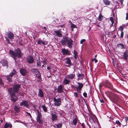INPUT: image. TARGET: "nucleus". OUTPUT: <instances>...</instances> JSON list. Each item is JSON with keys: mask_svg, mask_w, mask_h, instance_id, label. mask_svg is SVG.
Wrapping results in <instances>:
<instances>
[{"mask_svg": "<svg viewBox=\"0 0 128 128\" xmlns=\"http://www.w3.org/2000/svg\"><path fill=\"white\" fill-rule=\"evenodd\" d=\"M105 94L113 103L116 104L119 102L120 99L119 96L117 94L108 91L106 92Z\"/></svg>", "mask_w": 128, "mask_h": 128, "instance_id": "1", "label": "nucleus"}, {"mask_svg": "<svg viewBox=\"0 0 128 128\" xmlns=\"http://www.w3.org/2000/svg\"><path fill=\"white\" fill-rule=\"evenodd\" d=\"M9 52L11 54V57L15 60L16 59V57L18 58H20L22 57V52L20 49L19 48L15 50L14 51L10 50Z\"/></svg>", "mask_w": 128, "mask_h": 128, "instance_id": "2", "label": "nucleus"}, {"mask_svg": "<svg viewBox=\"0 0 128 128\" xmlns=\"http://www.w3.org/2000/svg\"><path fill=\"white\" fill-rule=\"evenodd\" d=\"M60 42L63 45H65L66 43H67L68 47L70 48H71L73 44V41L71 38H68L65 36L63 37V38L61 40Z\"/></svg>", "mask_w": 128, "mask_h": 128, "instance_id": "3", "label": "nucleus"}, {"mask_svg": "<svg viewBox=\"0 0 128 128\" xmlns=\"http://www.w3.org/2000/svg\"><path fill=\"white\" fill-rule=\"evenodd\" d=\"M20 87V85L19 84H16L15 85L13 88H10L8 89V92H10V93L12 95L14 94V93H18V91Z\"/></svg>", "mask_w": 128, "mask_h": 128, "instance_id": "4", "label": "nucleus"}, {"mask_svg": "<svg viewBox=\"0 0 128 128\" xmlns=\"http://www.w3.org/2000/svg\"><path fill=\"white\" fill-rule=\"evenodd\" d=\"M38 114L37 116L36 121L39 124H43L45 121L42 119V115L40 112L39 111H38Z\"/></svg>", "mask_w": 128, "mask_h": 128, "instance_id": "5", "label": "nucleus"}, {"mask_svg": "<svg viewBox=\"0 0 128 128\" xmlns=\"http://www.w3.org/2000/svg\"><path fill=\"white\" fill-rule=\"evenodd\" d=\"M103 85L104 86L105 88H107L111 90H113V85L112 83L108 80L106 81Z\"/></svg>", "mask_w": 128, "mask_h": 128, "instance_id": "6", "label": "nucleus"}, {"mask_svg": "<svg viewBox=\"0 0 128 128\" xmlns=\"http://www.w3.org/2000/svg\"><path fill=\"white\" fill-rule=\"evenodd\" d=\"M53 100L54 102V104L55 106H59L61 105L62 103L61 98H58L56 99L54 97L53 98Z\"/></svg>", "mask_w": 128, "mask_h": 128, "instance_id": "7", "label": "nucleus"}, {"mask_svg": "<svg viewBox=\"0 0 128 128\" xmlns=\"http://www.w3.org/2000/svg\"><path fill=\"white\" fill-rule=\"evenodd\" d=\"M8 92V94L11 96L10 97V100H11L14 103L15 102L18 100V98L16 96L15 94L14 93V94L12 95L11 93H10V92Z\"/></svg>", "mask_w": 128, "mask_h": 128, "instance_id": "8", "label": "nucleus"}, {"mask_svg": "<svg viewBox=\"0 0 128 128\" xmlns=\"http://www.w3.org/2000/svg\"><path fill=\"white\" fill-rule=\"evenodd\" d=\"M122 58L126 62L128 61V49L126 50L124 52Z\"/></svg>", "mask_w": 128, "mask_h": 128, "instance_id": "9", "label": "nucleus"}, {"mask_svg": "<svg viewBox=\"0 0 128 128\" xmlns=\"http://www.w3.org/2000/svg\"><path fill=\"white\" fill-rule=\"evenodd\" d=\"M77 84H78V86L76 87L75 88L76 89L77 92L80 93V91L83 88L84 85L83 84L80 82H78Z\"/></svg>", "mask_w": 128, "mask_h": 128, "instance_id": "10", "label": "nucleus"}, {"mask_svg": "<svg viewBox=\"0 0 128 128\" xmlns=\"http://www.w3.org/2000/svg\"><path fill=\"white\" fill-rule=\"evenodd\" d=\"M65 63L68 64V65L66 66L67 67H69L72 65V63L71 60L69 58H67L65 59Z\"/></svg>", "mask_w": 128, "mask_h": 128, "instance_id": "11", "label": "nucleus"}, {"mask_svg": "<svg viewBox=\"0 0 128 128\" xmlns=\"http://www.w3.org/2000/svg\"><path fill=\"white\" fill-rule=\"evenodd\" d=\"M20 105L21 106H23L24 107H26V108H28L29 106V104L28 102L26 100H23L21 102Z\"/></svg>", "mask_w": 128, "mask_h": 128, "instance_id": "12", "label": "nucleus"}, {"mask_svg": "<svg viewBox=\"0 0 128 128\" xmlns=\"http://www.w3.org/2000/svg\"><path fill=\"white\" fill-rule=\"evenodd\" d=\"M56 114V112H54V113H52L51 114V118L52 122L56 121L58 120L57 116Z\"/></svg>", "mask_w": 128, "mask_h": 128, "instance_id": "13", "label": "nucleus"}, {"mask_svg": "<svg viewBox=\"0 0 128 128\" xmlns=\"http://www.w3.org/2000/svg\"><path fill=\"white\" fill-rule=\"evenodd\" d=\"M20 71L21 74L23 76H26L28 73L27 71L24 68L20 69Z\"/></svg>", "mask_w": 128, "mask_h": 128, "instance_id": "14", "label": "nucleus"}, {"mask_svg": "<svg viewBox=\"0 0 128 128\" xmlns=\"http://www.w3.org/2000/svg\"><path fill=\"white\" fill-rule=\"evenodd\" d=\"M27 62L29 64H32L34 62V60L33 57L32 56H30L27 58Z\"/></svg>", "mask_w": 128, "mask_h": 128, "instance_id": "15", "label": "nucleus"}, {"mask_svg": "<svg viewBox=\"0 0 128 128\" xmlns=\"http://www.w3.org/2000/svg\"><path fill=\"white\" fill-rule=\"evenodd\" d=\"M54 33H55L54 34L55 36H56L59 37H61L62 36V34L61 33L60 30H58L57 31H54Z\"/></svg>", "mask_w": 128, "mask_h": 128, "instance_id": "16", "label": "nucleus"}, {"mask_svg": "<svg viewBox=\"0 0 128 128\" xmlns=\"http://www.w3.org/2000/svg\"><path fill=\"white\" fill-rule=\"evenodd\" d=\"M0 63L2 64L3 66H6L8 67V64L7 61L4 59L2 60L0 62Z\"/></svg>", "mask_w": 128, "mask_h": 128, "instance_id": "17", "label": "nucleus"}, {"mask_svg": "<svg viewBox=\"0 0 128 128\" xmlns=\"http://www.w3.org/2000/svg\"><path fill=\"white\" fill-rule=\"evenodd\" d=\"M7 36L8 38L11 40H12L14 38V34L10 31L8 32Z\"/></svg>", "mask_w": 128, "mask_h": 128, "instance_id": "18", "label": "nucleus"}, {"mask_svg": "<svg viewBox=\"0 0 128 128\" xmlns=\"http://www.w3.org/2000/svg\"><path fill=\"white\" fill-rule=\"evenodd\" d=\"M38 90V96L40 98H43L44 96V94L42 90L41 89H39Z\"/></svg>", "mask_w": 128, "mask_h": 128, "instance_id": "19", "label": "nucleus"}, {"mask_svg": "<svg viewBox=\"0 0 128 128\" xmlns=\"http://www.w3.org/2000/svg\"><path fill=\"white\" fill-rule=\"evenodd\" d=\"M63 86L62 85H60L58 87L57 90L59 93H62L63 92Z\"/></svg>", "mask_w": 128, "mask_h": 128, "instance_id": "20", "label": "nucleus"}, {"mask_svg": "<svg viewBox=\"0 0 128 128\" xmlns=\"http://www.w3.org/2000/svg\"><path fill=\"white\" fill-rule=\"evenodd\" d=\"M62 52L64 55L65 54L70 55V54L68 52V50H66L65 48L62 49Z\"/></svg>", "mask_w": 128, "mask_h": 128, "instance_id": "21", "label": "nucleus"}, {"mask_svg": "<svg viewBox=\"0 0 128 128\" xmlns=\"http://www.w3.org/2000/svg\"><path fill=\"white\" fill-rule=\"evenodd\" d=\"M117 47L118 48H120L122 49H125L126 48V46L122 43L118 44L117 45Z\"/></svg>", "mask_w": 128, "mask_h": 128, "instance_id": "22", "label": "nucleus"}, {"mask_svg": "<svg viewBox=\"0 0 128 128\" xmlns=\"http://www.w3.org/2000/svg\"><path fill=\"white\" fill-rule=\"evenodd\" d=\"M67 77L66 76L63 80V83L64 85L68 84L70 81L69 80H67L66 78Z\"/></svg>", "mask_w": 128, "mask_h": 128, "instance_id": "23", "label": "nucleus"}, {"mask_svg": "<svg viewBox=\"0 0 128 128\" xmlns=\"http://www.w3.org/2000/svg\"><path fill=\"white\" fill-rule=\"evenodd\" d=\"M5 76L6 78V79L9 82H10L12 81V76L10 74L6 76Z\"/></svg>", "mask_w": 128, "mask_h": 128, "instance_id": "24", "label": "nucleus"}, {"mask_svg": "<svg viewBox=\"0 0 128 128\" xmlns=\"http://www.w3.org/2000/svg\"><path fill=\"white\" fill-rule=\"evenodd\" d=\"M88 110L90 112L89 115L91 117L92 119V120L95 119L96 118L95 115H94L92 112L90 111L88 109Z\"/></svg>", "mask_w": 128, "mask_h": 128, "instance_id": "25", "label": "nucleus"}, {"mask_svg": "<svg viewBox=\"0 0 128 128\" xmlns=\"http://www.w3.org/2000/svg\"><path fill=\"white\" fill-rule=\"evenodd\" d=\"M67 77L68 78L72 79L75 78V74H70L69 75H67Z\"/></svg>", "mask_w": 128, "mask_h": 128, "instance_id": "26", "label": "nucleus"}, {"mask_svg": "<svg viewBox=\"0 0 128 128\" xmlns=\"http://www.w3.org/2000/svg\"><path fill=\"white\" fill-rule=\"evenodd\" d=\"M9 127H10V128H12V125L9 123L6 122L5 124L4 127V128H8Z\"/></svg>", "mask_w": 128, "mask_h": 128, "instance_id": "27", "label": "nucleus"}, {"mask_svg": "<svg viewBox=\"0 0 128 128\" xmlns=\"http://www.w3.org/2000/svg\"><path fill=\"white\" fill-rule=\"evenodd\" d=\"M73 54H74V58L76 59L78 58V55L77 52L75 50H74L73 51Z\"/></svg>", "mask_w": 128, "mask_h": 128, "instance_id": "28", "label": "nucleus"}, {"mask_svg": "<svg viewBox=\"0 0 128 128\" xmlns=\"http://www.w3.org/2000/svg\"><path fill=\"white\" fill-rule=\"evenodd\" d=\"M104 3L106 5H109L110 4V2L108 0H103Z\"/></svg>", "mask_w": 128, "mask_h": 128, "instance_id": "29", "label": "nucleus"}, {"mask_svg": "<svg viewBox=\"0 0 128 128\" xmlns=\"http://www.w3.org/2000/svg\"><path fill=\"white\" fill-rule=\"evenodd\" d=\"M16 70L15 69H14L11 72L10 74L12 76L13 75L16 74Z\"/></svg>", "mask_w": 128, "mask_h": 128, "instance_id": "30", "label": "nucleus"}, {"mask_svg": "<svg viewBox=\"0 0 128 128\" xmlns=\"http://www.w3.org/2000/svg\"><path fill=\"white\" fill-rule=\"evenodd\" d=\"M78 122L77 118H74L73 119L72 121V124L74 126H76L77 124V123Z\"/></svg>", "mask_w": 128, "mask_h": 128, "instance_id": "31", "label": "nucleus"}, {"mask_svg": "<svg viewBox=\"0 0 128 128\" xmlns=\"http://www.w3.org/2000/svg\"><path fill=\"white\" fill-rule=\"evenodd\" d=\"M39 72V70L36 68L32 69L31 70V72L33 74L35 72Z\"/></svg>", "mask_w": 128, "mask_h": 128, "instance_id": "32", "label": "nucleus"}, {"mask_svg": "<svg viewBox=\"0 0 128 128\" xmlns=\"http://www.w3.org/2000/svg\"><path fill=\"white\" fill-rule=\"evenodd\" d=\"M42 108L43 110L45 112H47V108L45 106V105H44L42 106Z\"/></svg>", "mask_w": 128, "mask_h": 128, "instance_id": "33", "label": "nucleus"}, {"mask_svg": "<svg viewBox=\"0 0 128 128\" xmlns=\"http://www.w3.org/2000/svg\"><path fill=\"white\" fill-rule=\"evenodd\" d=\"M20 108H18L16 106H15L14 108V110L16 112H18L20 111Z\"/></svg>", "mask_w": 128, "mask_h": 128, "instance_id": "34", "label": "nucleus"}, {"mask_svg": "<svg viewBox=\"0 0 128 128\" xmlns=\"http://www.w3.org/2000/svg\"><path fill=\"white\" fill-rule=\"evenodd\" d=\"M84 74H78V75L77 77L81 79L83 78L84 77Z\"/></svg>", "mask_w": 128, "mask_h": 128, "instance_id": "35", "label": "nucleus"}, {"mask_svg": "<svg viewBox=\"0 0 128 128\" xmlns=\"http://www.w3.org/2000/svg\"><path fill=\"white\" fill-rule=\"evenodd\" d=\"M4 83L2 82V80L0 78V88L4 86Z\"/></svg>", "mask_w": 128, "mask_h": 128, "instance_id": "36", "label": "nucleus"}, {"mask_svg": "<svg viewBox=\"0 0 128 128\" xmlns=\"http://www.w3.org/2000/svg\"><path fill=\"white\" fill-rule=\"evenodd\" d=\"M103 18V16L101 14H100L98 17V20L99 21H101L102 20Z\"/></svg>", "mask_w": 128, "mask_h": 128, "instance_id": "37", "label": "nucleus"}, {"mask_svg": "<svg viewBox=\"0 0 128 128\" xmlns=\"http://www.w3.org/2000/svg\"><path fill=\"white\" fill-rule=\"evenodd\" d=\"M56 126L57 128H62V123H59L58 124H56Z\"/></svg>", "mask_w": 128, "mask_h": 128, "instance_id": "38", "label": "nucleus"}, {"mask_svg": "<svg viewBox=\"0 0 128 128\" xmlns=\"http://www.w3.org/2000/svg\"><path fill=\"white\" fill-rule=\"evenodd\" d=\"M37 64L38 66L40 67L41 66V64L40 61L38 60H37Z\"/></svg>", "mask_w": 128, "mask_h": 128, "instance_id": "39", "label": "nucleus"}, {"mask_svg": "<svg viewBox=\"0 0 128 128\" xmlns=\"http://www.w3.org/2000/svg\"><path fill=\"white\" fill-rule=\"evenodd\" d=\"M38 73L37 74V75L38 76V78L39 79H41V75L40 74V72L39 71V72H38Z\"/></svg>", "mask_w": 128, "mask_h": 128, "instance_id": "40", "label": "nucleus"}, {"mask_svg": "<svg viewBox=\"0 0 128 128\" xmlns=\"http://www.w3.org/2000/svg\"><path fill=\"white\" fill-rule=\"evenodd\" d=\"M124 29V28L122 26H120L119 28V30L121 32H122Z\"/></svg>", "mask_w": 128, "mask_h": 128, "instance_id": "41", "label": "nucleus"}, {"mask_svg": "<svg viewBox=\"0 0 128 128\" xmlns=\"http://www.w3.org/2000/svg\"><path fill=\"white\" fill-rule=\"evenodd\" d=\"M116 124H118L119 126H120L121 124L120 122L118 120H116Z\"/></svg>", "mask_w": 128, "mask_h": 128, "instance_id": "42", "label": "nucleus"}, {"mask_svg": "<svg viewBox=\"0 0 128 128\" xmlns=\"http://www.w3.org/2000/svg\"><path fill=\"white\" fill-rule=\"evenodd\" d=\"M121 33L120 34V37L121 38H122L124 36V32L123 31L121 32Z\"/></svg>", "mask_w": 128, "mask_h": 128, "instance_id": "43", "label": "nucleus"}, {"mask_svg": "<svg viewBox=\"0 0 128 128\" xmlns=\"http://www.w3.org/2000/svg\"><path fill=\"white\" fill-rule=\"evenodd\" d=\"M74 95L76 98H77L78 97V95L77 92H74Z\"/></svg>", "mask_w": 128, "mask_h": 128, "instance_id": "44", "label": "nucleus"}, {"mask_svg": "<svg viewBox=\"0 0 128 128\" xmlns=\"http://www.w3.org/2000/svg\"><path fill=\"white\" fill-rule=\"evenodd\" d=\"M86 40L84 39H83L81 40L80 41V43L82 44Z\"/></svg>", "mask_w": 128, "mask_h": 128, "instance_id": "45", "label": "nucleus"}, {"mask_svg": "<svg viewBox=\"0 0 128 128\" xmlns=\"http://www.w3.org/2000/svg\"><path fill=\"white\" fill-rule=\"evenodd\" d=\"M83 95L86 98L87 97V94L85 92L83 93Z\"/></svg>", "mask_w": 128, "mask_h": 128, "instance_id": "46", "label": "nucleus"}, {"mask_svg": "<svg viewBox=\"0 0 128 128\" xmlns=\"http://www.w3.org/2000/svg\"><path fill=\"white\" fill-rule=\"evenodd\" d=\"M6 40L8 44H10V42L9 40V39L7 38V37H6Z\"/></svg>", "mask_w": 128, "mask_h": 128, "instance_id": "47", "label": "nucleus"}, {"mask_svg": "<svg viewBox=\"0 0 128 128\" xmlns=\"http://www.w3.org/2000/svg\"><path fill=\"white\" fill-rule=\"evenodd\" d=\"M81 125L82 127V128H86L85 124L84 123H82L81 124Z\"/></svg>", "mask_w": 128, "mask_h": 128, "instance_id": "48", "label": "nucleus"}, {"mask_svg": "<svg viewBox=\"0 0 128 128\" xmlns=\"http://www.w3.org/2000/svg\"><path fill=\"white\" fill-rule=\"evenodd\" d=\"M125 119L126 122L127 123L128 119V117L127 116H125Z\"/></svg>", "mask_w": 128, "mask_h": 128, "instance_id": "49", "label": "nucleus"}, {"mask_svg": "<svg viewBox=\"0 0 128 128\" xmlns=\"http://www.w3.org/2000/svg\"><path fill=\"white\" fill-rule=\"evenodd\" d=\"M64 26H64V24L59 25L58 26V27H61V28H64Z\"/></svg>", "mask_w": 128, "mask_h": 128, "instance_id": "50", "label": "nucleus"}, {"mask_svg": "<svg viewBox=\"0 0 128 128\" xmlns=\"http://www.w3.org/2000/svg\"><path fill=\"white\" fill-rule=\"evenodd\" d=\"M41 62H42L44 64H46V62L45 60H44L43 61H41Z\"/></svg>", "mask_w": 128, "mask_h": 128, "instance_id": "51", "label": "nucleus"}, {"mask_svg": "<svg viewBox=\"0 0 128 128\" xmlns=\"http://www.w3.org/2000/svg\"><path fill=\"white\" fill-rule=\"evenodd\" d=\"M126 14V20H128V13H127Z\"/></svg>", "mask_w": 128, "mask_h": 128, "instance_id": "52", "label": "nucleus"}, {"mask_svg": "<svg viewBox=\"0 0 128 128\" xmlns=\"http://www.w3.org/2000/svg\"><path fill=\"white\" fill-rule=\"evenodd\" d=\"M110 20L112 22V24H113L114 23V20L112 18V19H110Z\"/></svg>", "mask_w": 128, "mask_h": 128, "instance_id": "53", "label": "nucleus"}, {"mask_svg": "<svg viewBox=\"0 0 128 128\" xmlns=\"http://www.w3.org/2000/svg\"><path fill=\"white\" fill-rule=\"evenodd\" d=\"M41 40H39L37 42L38 44H41Z\"/></svg>", "mask_w": 128, "mask_h": 128, "instance_id": "54", "label": "nucleus"}, {"mask_svg": "<svg viewBox=\"0 0 128 128\" xmlns=\"http://www.w3.org/2000/svg\"><path fill=\"white\" fill-rule=\"evenodd\" d=\"M76 27V26L75 25H74V24H73L72 26V28H75Z\"/></svg>", "mask_w": 128, "mask_h": 128, "instance_id": "55", "label": "nucleus"}, {"mask_svg": "<svg viewBox=\"0 0 128 128\" xmlns=\"http://www.w3.org/2000/svg\"><path fill=\"white\" fill-rule=\"evenodd\" d=\"M26 113L27 114H28L30 116L31 118L32 117V116H31V115L30 114V113H28V112H26Z\"/></svg>", "mask_w": 128, "mask_h": 128, "instance_id": "56", "label": "nucleus"}, {"mask_svg": "<svg viewBox=\"0 0 128 128\" xmlns=\"http://www.w3.org/2000/svg\"><path fill=\"white\" fill-rule=\"evenodd\" d=\"M94 60L95 61V63H96L98 62V60L96 58H94Z\"/></svg>", "mask_w": 128, "mask_h": 128, "instance_id": "57", "label": "nucleus"}, {"mask_svg": "<svg viewBox=\"0 0 128 128\" xmlns=\"http://www.w3.org/2000/svg\"><path fill=\"white\" fill-rule=\"evenodd\" d=\"M51 68L49 66H48L47 67V69L48 70L50 71Z\"/></svg>", "mask_w": 128, "mask_h": 128, "instance_id": "58", "label": "nucleus"}, {"mask_svg": "<svg viewBox=\"0 0 128 128\" xmlns=\"http://www.w3.org/2000/svg\"><path fill=\"white\" fill-rule=\"evenodd\" d=\"M100 101L101 103H104V101L103 99L100 100Z\"/></svg>", "mask_w": 128, "mask_h": 128, "instance_id": "59", "label": "nucleus"}, {"mask_svg": "<svg viewBox=\"0 0 128 128\" xmlns=\"http://www.w3.org/2000/svg\"><path fill=\"white\" fill-rule=\"evenodd\" d=\"M41 43L43 45H44L45 44L44 42L42 41L41 40Z\"/></svg>", "mask_w": 128, "mask_h": 128, "instance_id": "60", "label": "nucleus"}, {"mask_svg": "<svg viewBox=\"0 0 128 128\" xmlns=\"http://www.w3.org/2000/svg\"><path fill=\"white\" fill-rule=\"evenodd\" d=\"M124 0H120V2L122 4Z\"/></svg>", "mask_w": 128, "mask_h": 128, "instance_id": "61", "label": "nucleus"}, {"mask_svg": "<svg viewBox=\"0 0 128 128\" xmlns=\"http://www.w3.org/2000/svg\"><path fill=\"white\" fill-rule=\"evenodd\" d=\"M44 29L45 30H46V27L44 26L43 27Z\"/></svg>", "mask_w": 128, "mask_h": 128, "instance_id": "62", "label": "nucleus"}, {"mask_svg": "<svg viewBox=\"0 0 128 128\" xmlns=\"http://www.w3.org/2000/svg\"><path fill=\"white\" fill-rule=\"evenodd\" d=\"M72 88H75V87H75V86H72Z\"/></svg>", "mask_w": 128, "mask_h": 128, "instance_id": "63", "label": "nucleus"}, {"mask_svg": "<svg viewBox=\"0 0 128 128\" xmlns=\"http://www.w3.org/2000/svg\"><path fill=\"white\" fill-rule=\"evenodd\" d=\"M97 55H95L94 56L95 58H96L97 57Z\"/></svg>", "mask_w": 128, "mask_h": 128, "instance_id": "64", "label": "nucleus"}]
</instances>
